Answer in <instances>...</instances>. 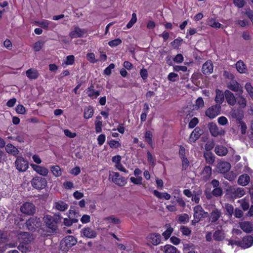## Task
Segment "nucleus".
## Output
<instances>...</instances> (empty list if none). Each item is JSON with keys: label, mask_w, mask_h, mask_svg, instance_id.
<instances>
[{"label": "nucleus", "mask_w": 253, "mask_h": 253, "mask_svg": "<svg viewBox=\"0 0 253 253\" xmlns=\"http://www.w3.org/2000/svg\"><path fill=\"white\" fill-rule=\"evenodd\" d=\"M62 217L60 214H55L53 216L46 215L43 220L47 231L50 234L56 233L58 230L57 224L61 221Z\"/></svg>", "instance_id": "obj_1"}, {"label": "nucleus", "mask_w": 253, "mask_h": 253, "mask_svg": "<svg viewBox=\"0 0 253 253\" xmlns=\"http://www.w3.org/2000/svg\"><path fill=\"white\" fill-rule=\"evenodd\" d=\"M26 225L28 230L35 232L41 226L42 222L40 218L33 216L26 221Z\"/></svg>", "instance_id": "obj_2"}, {"label": "nucleus", "mask_w": 253, "mask_h": 253, "mask_svg": "<svg viewBox=\"0 0 253 253\" xmlns=\"http://www.w3.org/2000/svg\"><path fill=\"white\" fill-rule=\"evenodd\" d=\"M31 182L32 186L37 189H42L47 185V181L45 178L38 176L33 177Z\"/></svg>", "instance_id": "obj_3"}, {"label": "nucleus", "mask_w": 253, "mask_h": 253, "mask_svg": "<svg viewBox=\"0 0 253 253\" xmlns=\"http://www.w3.org/2000/svg\"><path fill=\"white\" fill-rule=\"evenodd\" d=\"M15 166L19 171L24 172L29 168V163L23 157L17 156L15 162Z\"/></svg>", "instance_id": "obj_4"}, {"label": "nucleus", "mask_w": 253, "mask_h": 253, "mask_svg": "<svg viewBox=\"0 0 253 253\" xmlns=\"http://www.w3.org/2000/svg\"><path fill=\"white\" fill-rule=\"evenodd\" d=\"M21 211L28 215H33L36 212V207L31 202L24 203L20 208Z\"/></svg>", "instance_id": "obj_5"}, {"label": "nucleus", "mask_w": 253, "mask_h": 253, "mask_svg": "<svg viewBox=\"0 0 253 253\" xmlns=\"http://www.w3.org/2000/svg\"><path fill=\"white\" fill-rule=\"evenodd\" d=\"M17 239L19 244H29L33 240L32 235L27 232L20 231L17 234Z\"/></svg>", "instance_id": "obj_6"}, {"label": "nucleus", "mask_w": 253, "mask_h": 253, "mask_svg": "<svg viewBox=\"0 0 253 253\" xmlns=\"http://www.w3.org/2000/svg\"><path fill=\"white\" fill-rule=\"evenodd\" d=\"M208 128L212 136L216 137L223 135L225 134V131L222 128H219L216 124L213 122L208 124Z\"/></svg>", "instance_id": "obj_7"}, {"label": "nucleus", "mask_w": 253, "mask_h": 253, "mask_svg": "<svg viewBox=\"0 0 253 253\" xmlns=\"http://www.w3.org/2000/svg\"><path fill=\"white\" fill-rule=\"evenodd\" d=\"M221 110V106L219 104H215L206 110V115L210 119H213L220 114Z\"/></svg>", "instance_id": "obj_8"}, {"label": "nucleus", "mask_w": 253, "mask_h": 253, "mask_svg": "<svg viewBox=\"0 0 253 253\" xmlns=\"http://www.w3.org/2000/svg\"><path fill=\"white\" fill-rule=\"evenodd\" d=\"M228 194L232 198L237 199L245 195V190L243 188L231 187L228 190Z\"/></svg>", "instance_id": "obj_9"}, {"label": "nucleus", "mask_w": 253, "mask_h": 253, "mask_svg": "<svg viewBox=\"0 0 253 253\" xmlns=\"http://www.w3.org/2000/svg\"><path fill=\"white\" fill-rule=\"evenodd\" d=\"M87 33V30L84 29H81L78 26L74 27V30L69 34L72 38H82Z\"/></svg>", "instance_id": "obj_10"}, {"label": "nucleus", "mask_w": 253, "mask_h": 253, "mask_svg": "<svg viewBox=\"0 0 253 253\" xmlns=\"http://www.w3.org/2000/svg\"><path fill=\"white\" fill-rule=\"evenodd\" d=\"M82 237H84L89 239H93L96 237V232L90 227H86L83 228L81 231Z\"/></svg>", "instance_id": "obj_11"}, {"label": "nucleus", "mask_w": 253, "mask_h": 253, "mask_svg": "<svg viewBox=\"0 0 253 253\" xmlns=\"http://www.w3.org/2000/svg\"><path fill=\"white\" fill-rule=\"evenodd\" d=\"M227 87L234 92H239L242 94L243 87L236 80H231L227 84Z\"/></svg>", "instance_id": "obj_12"}, {"label": "nucleus", "mask_w": 253, "mask_h": 253, "mask_svg": "<svg viewBox=\"0 0 253 253\" xmlns=\"http://www.w3.org/2000/svg\"><path fill=\"white\" fill-rule=\"evenodd\" d=\"M204 210L200 205H197L194 208V218L196 222H199L203 218Z\"/></svg>", "instance_id": "obj_13"}, {"label": "nucleus", "mask_w": 253, "mask_h": 253, "mask_svg": "<svg viewBox=\"0 0 253 253\" xmlns=\"http://www.w3.org/2000/svg\"><path fill=\"white\" fill-rule=\"evenodd\" d=\"M225 98L227 103L231 106H234L237 102V98L230 90L226 89L224 91Z\"/></svg>", "instance_id": "obj_14"}, {"label": "nucleus", "mask_w": 253, "mask_h": 253, "mask_svg": "<svg viewBox=\"0 0 253 253\" xmlns=\"http://www.w3.org/2000/svg\"><path fill=\"white\" fill-rule=\"evenodd\" d=\"M126 179L120 175L118 172H113V174L112 177V180L115 184L122 186H124L126 183Z\"/></svg>", "instance_id": "obj_15"}, {"label": "nucleus", "mask_w": 253, "mask_h": 253, "mask_svg": "<svg viewBox=\"0 0 253 253\" xmlns=\"http://www.w3.org/2000/svg\"><path fill=\"white\" fill-rule=\"evenodd\" d=\"M230 114L232 118L235 119L237 123L242 121L244 117L243 111L239 109H232Z\"/></svg>", "instance_id": "obj_16"}, {"label": "nucleus", "mask_w": 253, "mask_h": 253, "mask_svg": "<svg viewBox=\"0 0 253 253\" xmlns=\"http://www.w3.org/2000/svg\"><path fill=\"white\" fill-rule=\"evenodd\" d=\"M239 226L247 233H251L253 231V222L242 221L239 223Z\"/></svg>", "instance_id": "obj_17"}, {"label": "nucleus", "mask_w": 253, "mask_h": 253, "mask_svg": "<svg viewBox=\"0 0 253 253\" xmlns=\"http://www.w3.org/2000/svg\"><path fill=\"white\" fill-rule=\"evenodd\" d=\"M203 130L199 127H196L191 133L189 140L190 142H195L203 134Z\"/></svg>", "instance_id": "obj_18"}, {"label": "nucleus", "mask_w": 253, "mask_h": 253, "mask_svg": "<svg viewBox=\"0 0 253 253\" xmlns=\"http://www.w3.org/2000/svg\"><path fill=\"white\" fill-rule=\"evenodd\" d=\"M230 164L227 162H221L217 164V171L220 173H225L230 169Z\"/></svg>", "instance_id": "obj_19"}, {"label": "nucleus", "mask_w": 253, "mask_h": 253, "mask_svg": "<svg viewBox=\"0 0 253 253\" xmlns=\"http://www.w3.org/2000/svg\"><path fill=\"white\" fill-rule=\"evenodd\" d=\"M221 211L218 209H214L210 214V221L211 223L216 222L221 216Z\"/></svg>", "instance_id": "obj_20"}, {"label": "nucleus", "mask_w": 253, "mask_h": 253, "mask_svg": "<svg viewBox=\"0 0 253 253\" xmlns=\"http://www.w3.org/2000/svg\"><path fill=\"white\" fill-rule=\"evenodd\" d=\"M240 242L242 248L244 249L249 248L253 245V236L252 235L246 236Z\"/></svg>", "instance_id": "obj_21"}, {"label": "nucleus", "mask_w": 253, "mask_h": 253, "mask_svg": "<svg viewBox=\"0 0 253 253\" xmlns=\"http://www.w3.org/2000/svg\"><path fill=\"white\" fill-rule=\"evenodd\" d=\"M202 73L205 74H210L213 72V64L211 61H206L202 66Z\"/></svg>", "instance_id": "obj_22"}, {"label": "nucleus", "mask_w": 253, "mask_h": 253, "mask_svg": "<svg viewBox=\"0 0 253 253\" xmlns=\"http://www.w3.org/2000/svg\"><path fill=\"white\" fill-rule=\"evenodd\" d=\"M150 242L154 245L157 246L161 243V237L158 233H152L148 236Z\"/></svg>", "instance_id": "obj_23"}, {"label": "nucleus", "mask_w": 253, "mask_h": 253, "mask_svg": "<svg viewBox=\"0 0 253 253\" xmlns=\"http://www.w3.org/2000/svg\"><path fill=\"white\" fill-rule=\"evenodd\" d=\"M215 97L214 99V101L216 102V104H219L221 106V104L224 102V92L219 89H216L215 90Z\"/></svg>", "instance_id": "obj_24"}, {"label": "nucleus", "mask_w": 253, "mask_h": 253, "mask_svg": "<svg viewBox=\"0 0 253 253\" xmlns=\"http://www.w3.org/2000/svg\"><path fill=\"white\" fill-rule=\"evenodd\" d=\"M161 250L164 253H179L176 247L169 244L161 246Z\"/></svg>", "instance_id": "obj_25"}, {"label": "nucleus", "mask_w": 253, "mask_h": 253, "mask_svg": "<svg viewBox=\"0 0 253 253\" xmlns=\"http://www.w3.org/2000/svg\"><path fill=\"white\" fill-rule=\"evenodd\" d=\"M214 152L218 156H224L227 154L228 149L222 145H216L215 146Z\"/></svg>", "instance_id": "obj_26"}, {"label": "nucleus", "mask_w": 253, "mask_h": 253, "mask_svg": "<svg viewBox=\"0 0 253 253\" xmlns=\"http://www.w3.org/2000/svg\"><path fill=\"white\" fill-rule=\"evenodd\" d=\"M204 157L207 163L210 165H213L215 162V156L211 152L204 153Z\"/></svg>", "instance_id": "obj_27"}, {"label": "nucleus", "mask_w": 253, "mask_h": 253, "mask_svg": "<svg viewBox=\"0 0 253 253\" xmlns=\"http://www.w3.org/2000/svg\"><path fill=\"white\" fill-rule=\"evenodd\" d=\"M26 74L27 77L31 80L36 79L39 76L37 70L33 68L28 69L26 71Z\"/></svg>", "instance_id": "obj_28"}, {"label": "nucleus", "mask_w": 253, "mask_h": 253, "mask_svg": "<svg viewBox=\"0 0 253 253\" xmlns=\"http://www.w3.org/2000/svg\"><path fill=\"white\" fill-rule=\"evenodd\" d=\"M5 151L8 154L13 155V156H16L19 153V151L18 150V149L10 143H8L6 145L5 147Z\"/></svg>", "instance_id": "obj_29"}, {"label": "nucleus", "mask_w": 253, "mask_h": 253, "mask_svg": "<svg viewBox=\"0 0 253 253\" xmlns=\"http://www.w3.org/2000/svg\"><path fill=\"white\" fill-rule=\"evenodd\" d=\"M54 207L57 210L64 211L68 209V205L63 201H59L54 203Z\"/></svg>", "instance_id": "obj_30"}, {"label": "nucleus", "mask_w": 253, "mask_h": 253, "mask_svg": "<svg viewBox=\"0 0 253 253\" xmlns=\"http://www.w3.org/2000/svg\"><path fill=\"white\" fill-rule=\"evenodd\" d=\"M224 209L225 210V214L229 218L231 217L234 213V208L231 204L226 203L224 205Z\"/></svg>", "instance_id": "obj_31"}, {"label": "nucleus", "mask_w": 253, "mask_h": 253, "mask_svg": "<svg viewBox=\"0 0 253 253\" xmlns=\"http://www.w3.org/2000/svg\"><path fill=\"white\" fill-rule=\"evenodd\" d=\"M239 93L237 98V102L240 108L244 109L247 106V100L243 95Z\"/></svg>", "instance_id": "obj_32"}, {"label": "nucleus", "mask_w": 253, "mask_h": 253, "mask_svg": "<svg viewBox=\"0 0 253 253\" xmlns=\"http://www.w3.org/2000/svg\"><path fill=\"white\" fill-rule=\"evenodd\" d=\"M213 238L215 241H221L225 238L224 233L221 230H217L214 232Z\"/></svg>", "instance_id": "obj_33"}, {"label": "nucleus", "mask_w": 253, "mask_h": 253, "mask_svg": "<svg viewBox=\"0 0 253 253\" xmlns=\"http://www.w3.org/2000/svg\"><path fill=\"white\" fill-rule=\"evenodd\" d=\"M236 68L240 73H245L247 71L246 65L242 60H239L237 62Z\"/></svg>", "instance_id": "obj_34"}, {"label": "nucleus", "mask_w": 253, "mask_h": 253, "mask_svg": "<svg viewBox=\"0 0 253 253\" xmlns=\"http://www.w3.org/2000/svg\"><path fill=\"white\" fill-rule=\"evenodd\" d=\"M202 173L204 180H207L211 175V168L209 166H205L202 171Z\"/></svg>", "instance_id": "obj_35"}, {"label": "nucleus", "mask_w": 253, "mask_h": 253, "mask_svg": "<svg viewBox=\"0 0 253 253\" xmlns=\"http://www.w3.org/2000/svg\"><path fill=\"white\" fill-rule=\"evenodd\" d=\"M250 181V177L247 174H243L239 176L238 183L243 186L247 185Z\"/></svg>", "instance_id": "obj_36"}, {"label": "nucleus", "mask_w": 253, "mask_h": 253, "mask_svg": "<svg viewBox=\"0 0 253 253\" xmlns=\"http://www.w3.org/2000/svg\"><path fill=\"white\" fill-rule=\"evenodd\" d=\"M65 241L68 245V247L72 248L73 246L75 245L77 242L76 239L72 236H68L65 237Z\"/></svg>", "instance_id": "obj_37"}, {"label": "nucleus", "mask_w": 253, "mask_h": 253, "mask_svg": "<svg viewBox=\"0 0 253 253\" xmlns=\"http://www.w3.org/2000/svg\"><path fill=\"white\" fill-rule=\"evenodd\" d=\"M208 25L214 28H219L221 24L217 22L214 18H210L208 21Z\"/></svg>", "instance_id": "obj_38"}, {"label": "nucleus", "mask_w": 253, "mask_h": 253, "mask_svg": "<svg viewBox=\"0 0 253 253\" xmlns=\"http://www.w3.org/2000/svg\"><path fill=\"white\" fill-rule=\"evenodd\" d=\"M93 113L94 111L92 107L89 106L88 107L84 109V117L85 119H89L92 117Z\"/></svg>", "instance_id": "obj_39"}, {"label": "nucleus", "mask_w": 253, "mask_h": 253, "mask_svg": "<svg viewBox=\"0 0 253 253\" xmlns=\"http://www.w3.org/2000/svg\"><path fill=\"white\" fill-rule=\"evenodd\" d=\"M51 170L53 174L56 177H58L62 174L61 169L58 166H54L51 167Z\"/></svg>", "instance_id": "obj_40"}, {"label": "nucleus", "mask_w": 253, "mask_h": 253, "mask_svg": "<svg viewBox=\"0 0 253 253\" xmlns=\"http://www.w3.org/2000/svg\"><path fill=\"white\" fill-rule=\"evenodd\" d=\"M166 226L167 227V230L162 234L166 239L169 238L173 232V228L170 227L169 224H167Z\"/></svg>", "instance_id": "obj_41"}, {"label": "nucleus", "mask_w": 253, "mask_h": 253, "mask_svg": "<svg viewBox=\"0 0 253 253\" xmlns=\"http://www.w3.org/2000/svg\"><path fill=\"white\" fill-rule=\"evenodd\" d=\"M68 246L65 240H62L60 244V250L63 252L62 253H66L71 248Z\"/></svg>", "instance_id": "obj_42"}, {"label": "nucleus", "mask_w": 253, "mask_h": 253, "mask_svg": "<svg viewBox=\"0 0 253 253\" xmlns=\"http://www.w3.org/2000/svg\"><path fill=\"white\" fill-rule=\"evenodd\" d=\"M168 80L172 82H177L179 80V76L175 73H170L168 76Z\"/></svg>", "instance_id": "obj_43"}, {"label": "nucleus", "mask_w": 253, "mask_h": 253, "mask_svg": "<svg viewBox=\"0 0 253 253\" xmlns=\"http://www.w3.org/2000/svg\"><path fill=\"white\" fill-rule=\"evenodd\" d=\"M144 138L145 139V141L150 145H152L153 144V140H152V133L151 131L148 130L147 131L145 134Z\"/></svg>", "instance_id": "obj_44"}, {"label": "nucleus", "mask_w": 253, "mask_h": 253, "mask_svg": "<svg viewBox=\"0 0 253 253\" xmlns=\"http://www.w3.org/2000/svg\"><path fill=\"white\" fill-rule=\"evenodd\" d=\"M202 194V191L199 190L197 192H194V195H192V200L194 201L196 204H198L200 201V197Z\"/></svg>", "instance_id": "obj_45"}, {"label": "nucleus", "mask_w": 253, "mask_h": 253, "mask_svg": "<svg viewBox=\"0 0 253 253\" xmlns=\"http://www.w3.org/2000/svg\"><path fill=\"white\" fill-rule=\"evenodd\" d=\"M245 89L253 100V87L250 83H247L245 86Z\"/></svg>", "instance_id": "obj_46"}, {"label": "nucleus", "mask_w": 253, "mask_h": 253, "mask_svg": "<svg viewBox=\"0 0 253 253\" xmlns=\"http://www.w3.org/2000/svg\"><path fill=\"white\" fill-rule=\"evenodd\" d=\"M238 202L240 203L241 208L244 211H247L250 207V204L249 201H247L246 199H242L238 201Z\"/></svg>", "instance_id": "obj_47"}, {"label": "nucleus", "mask_w": 253, "mask_h": 253, "mask_svg": "<svg viewBox=\"0 0 253 253\" xmlns=\"http://www.w3.org/2000/svg\"><path fill=\"white\" fill-rule=\"evenodd\" d=\"M68 216L69 218H72L73 219H78V218L80 216V215L76 210H70Z\"/></svg>", "instance_id": "obj_48"}, {"label": "nucleus", "mask_w": 253, "mask_h": 253, "mask_svg": "<svg viewBox=\"0 0 253 253\" xmlns=\"http://www.w3.org/2000/svg\"><path fill=\"white\" fill-rule=\"evenodd\" d=\"M44 43V42L39 41L35 42L33 46V49L35 51H39L42 47Z\"/></svg>", "instance_id": "obj_49"}, {"label": "nucleus", "mask_w": 253, "mask_h": 253, "mask_svg": "<svg viewBox=\"0 0 253 253\" xmlns=\"http://www.w3.org/2000/svg\"><path fill=\"white\" fill-rule=\"evenodd\" d=\"M108 144L112 148L117 149L121 146V144L119 141L115 140H110V141L108 142Z\"/></svg>", "instance_id": "obj_50"}, {"label": "nucleus", "mask_w": 253, "mask_h": 253, "mask_svg": "<svg viewBox=\"0 0 253 253\" xmlns=\"http://www.w3.org/2000/svg\"><path fill=\"white\" fill-rule=\"evenodd\" d=\"M211 193L214 197H220L223 194L222 189L221 187L215 188L212 191Z\"/></svg>", "instance_id": "obj_51"}, {"label": "nucleus", "mask_w": 253, "mask_h": 253, "mask_svg": "<svg viewBox=\"0 0 253 253\" xmlns=\"http://www.w3.org/2000/svg\"><path fill=\"white\" fill-rule=\"evenodd\" d=\"M178 220L180 222L186 223L189 220V215L186 213L182 214L179 216Z\"/></svg>", "instance_id": "obj_52"}, {"label": "nucleus", "mask_w": 253, "mask_h": 253, "mask_svg": "<svg viewBox=\"0 0 253 253\" xmlns=\"http://www.w3.org/2000/svg\"><path fill=\"white\" fill-rule=\"evenodd\" d=\"M78 221V219H73L72 218H65L63 220L64 224L66 226H71L73 223H76Z\"/></svg>", "instance_id": "obj_53"}, {"label": "nucleus", "mask_w": 253, "mask_h": 253, "mask_svg": "<svg viewBox=\"0 0 253 253\" xmlns=\"http://www.w3.org/2000/svg\"><path fill=\"white\" fill-rule=\"evenodd\" d=\"M194 249L195 246L192 243H189L183 244V251L184 252H187L188 251Z\"/></svg>", "instance_id": "obj_54"}, {"label": "nucleus", "mask_w": 253, "mask_h": 253, "mask_svg": "<svg viewBox=\"0 0 253 253\" xmlns=\"http://www.w3.org/2000/svg\"><path fill=\"white\" fill-rule=\"evenodd\" d=\"M215 146L214 142L213 140L208 141L205 145V149L207 151V152H210Z\"/></svg>", "instance_id": "obj_55"}, {"label": "nucleus", "mask_w": 253, "mask_h": 253, "mask_svg": "<svg viewBox=\"0 0 253 253\" xmlns=\"http://www.w3.org/2000/svg\"><path fill=\"white\" fill-rule=\"evenodd\" d=\"M105 220L106 221H109V222H111L116 224H119L121 223L120 219L115 217L114 216L107 217L105 219Z\"/></svg>", "instance_id": "obj_56"}, {"label": "nucleus", "mask_w": 253, "mask_h": 253, "mask_svg": "<svg viewBox=\"0 0 253 253\" xmlns=\"http://www.w3.org/2000/svg\"><path fill=\"white\" fill-rule=\"evenodd\" d=\"M237 123L240 125L239 126L241 130V133L242 134H245L246 133L247 129V126L246 123L242 120L238 122Z\"/></svg>", "instance_id": "obj_57"}, {"label": "nucleus", "mask_w": 253, "mask_h": 253, "mask_svg": "<svg viewBox=\"0 0 253 253\" xmlns=\"http://www.w3.org/2000/svg\"><path fill=\"white\" fill-rule=\"evenodd\" d=\"M121 43L122 40L119 38H117L109 42L108 44L111 47H115L120 44Z\"/></svg>", "instance_id": "obj_58"}, {"label": "nucleus", "mask_w": 253, "mask_h": 253, "mask_svg": "<svg viewBox=\"0 0 253 253\" xmlns=\"http://www.w3.org/2000/svg\"><path fill=\"white\" fill-rule=\"evenodd\" d=\"M36 172L42 176H46L48 173V170L44 167L40 166L39 169Z\"/></svg>", "instance_id": "obj_59"}, {"label": "nucleus", "mask_w": 253, "mask_h": 253, "mask_svg": "<svg viewBox=\"0 0 253 253\" xmlns=\"http://www.w3.org/2000/svg\"><path fill=\"white\" fill-rule=\"evenodd\" d=\"M182 170H186L189 166V161L186 157L181 158Z\"/></svg>", "instance_id": "obj_60"}, {"label": "nucleus", "mask_w": 253, "mask_h": 253, "mask_svg": "<svg viewBox=\"0 0 253 253\" xmlns=\"http://www.w3.org/2000/svg\"><path fill=\"white\" fill-rule=\"evenodd\" d=\"M7 240V232L0 230V243H4Z\"/></svg>", "instance_id": "obj_61"}, {"label": "nucleus", "mask_w": 253, "mask_h": 253, "mask_svg": "<svg viewBox=\"0 0 253 253\" xmlns=\"http://www.w3.org/2000/svg\"><path fill=\"white\" fill-rule=\"evenodd\" d=\"M245 14L251 19L253 23V10L250 8L245 9Z\"/></svg>", "instance_id": "obj_62"}, {"label": "nucleus", "mask_w": 253, "mask_h": 253, "mask_svg": "<svg viewBox=\"0 0 253 253\" xmlns=\"http://www.w3.org/2000/svg\"><path fill=\"white\" fill-rule=\"evenodd\" d=\"M15 110L17 113L20 114H24L26 113V109L22 104L18 105L15 108Z\"/></svg>", "instance_id": "obj_63"}, {"label": "nucleus", "mask_w": 253, "mask_h": 253, "mask_svg": "<svg viewBox=\"0 0 253 253\" xmlns=\"http://www.w3.org/2000/svg\"><path fill=\"white\" fill-rule=\"evenodd\" d=\"M182 41V39L178 38L175 39L173 42H171V44L174 47V48H178L179 46L181 45Z\"/></svg>", "instance_id": "obj_64"}]
</instances>
